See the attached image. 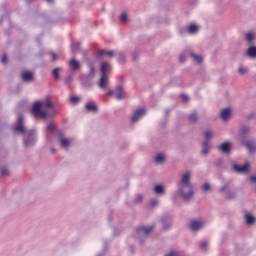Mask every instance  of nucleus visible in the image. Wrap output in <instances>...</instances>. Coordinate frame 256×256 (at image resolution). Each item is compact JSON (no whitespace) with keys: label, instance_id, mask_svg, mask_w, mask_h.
<instances>
[{"label":"nucleus","instance_id":"6e6d98bb","mask_svg":"<svg viewBox=\"0 0 256 256\" xmlns=\"http://www.w3.org/2000/svg\"><path fill=\"white\" fill-rule=\"evenodd\" d=\"M35 1H37V0H26V3L31 4V3L35 2Z\"/></svg>","mask_w":256,"mask_h":256},{"label":"nucleus","instance_id":"f704fd0d","mask_svg":"<svg viewBox=\"0 0 256 256\" xmlns=\"http://www.w3.org/2000/svg\"><path fill=\"white\" fill-rule=\"evenodd\" d=\"M118 61H119L121 64L125 63V54L119 53V55H118Z\"/></svg>","mask_w":256,"mask_h":256},{"label":"nucleus","instance_id":"c9c22d12","mask_svg":"<svg viewBox=\"0 0 256 256\" xmlns=\"http://www.w3.org/2000/svg\"><path fill=\"white\" fill-rule=\"evenodd\" d=\"M246 40L248 41V43H253V34L252 33L246 34Z\"/></svg>","mask_w":256,"mask_h":256},{"label":"nucleus","instance_id":"3c124183","mask_svg":"<svg viewBox=\"0 0 256 256\" xmlns=\"http://www.w3.org/2000/svg\"><path fill=\"white\" fill-rule=\"evenodd\" d=\"M250 181L251 183H256V176H251Z\"/></svg>","mask_w":256,"mask_h":256},{"label":"nucleus","instance_id":"1a4fd4ad","mask_svg":"<svg viewBox=\"0 0 256 256\" xmlns=\"http://www.w3.org/2000/svg\"><path fill=\"white\" fill-rule=\"evenodd\" d=\"M116 99H118V101H121V99H125V97H127V94H125V90L123 89V85H118L116 87Z\"/></svg>","mask_w":256,"mask_h":256},{"label":"nucleus","instance_id":"f3484780","mask_svg":"<svg viewBox=\"0 0 256 256\" xmlns=\"http://www.w3.org/2000/svg\"><path fill=\"white\" fill-rule=\"evenodd\" d=\"M70 65V69H72V71H79V69H81V64L79 63V61L72 59L69 63Z\"/></svg>","mask_w":256,"mask_h":256},{"label":"nucleus","instance_id":"a211bd4d","mask_svg":"<svg viewBox=\"0 0 256 256\" xmlns=\"http://www.w3.org/2000/svg\"><path fill=\"white\" fill-rule=\"evenodd\" d=\"M247 55L250 59H256V46H250L247 50Z\"/></svg>","mask_w":256,"mask_h":256},{"label":"nucleus","instance_id":"b1692460","mask_svg":"<svg viewBox=\"0 0 256 256\" xmlns=\"http://www.w3.org/2000/svg\"><path fill=\"white\" fill-rule=\"evenodd\" d=\"M80 47H81V42H72L71 44V50L73 51V53H77Z\"/></svg>","mask_w":256,"mask_h":256},{"label":"nucleus","instance_id":"a878e982","mask_svg":"<svg viewBox=\"0 0 256 256\" xmlns=\"http://www.w3.org/2000/svg\"><path fill=\"white\" fill-rule=\"evenodd\" d=\"M188 120L191 123H197V121L199 120V116L197 115V113H192L188 116Z\"/></svg>","mask_w":256,"mask_h":256},{"label":"nucleus","instance_id":"c03bdc74","mask_svg":"<svg viewBox=\"0 0 256 256\" xmlns=\"http://www.w3.org/2000/svg\"><path fill=\"white\" fill-rule=\"evenodd\" d=\"M165 256H179V252L171 251L170 253L166 254Z\"/></svg>","mask_w":256,"mask_h":256},{"label":"nucleus","instance_id":"680f3d73","mask_svg":"<svg viewBox=\"0 0 256 256\" xmlns=\"http://www.w3.org/2000/svg\"><path fill=\"white\" fill-rule=\"evenodd\" d=\"M53 153H55V149H52Z\"/></svg>","mask_w":256,"mask_h":256},{"label":"nucleus","instance_id":"603ef678","mask_svg":"<svg viewBox=\"0 0 256 256\" xmlns=\"http://www.w3.org/2000/svg\"><path fill=\"white\" fill-rule=\"evenodd\" d=\"M223 164V160L222 159H219L216 163H215V165H222Z\"/></svg>","mask_w":256,"mask_h":256},{"label":"nucleus","instance_id":"a19ab883","mask_svg":"<svg viewBox=\"0 0 256 256\" xmlns=\"http://www.w3.org/2000/svg\"><path fill=\"white\" fill-rule=\"evenodd\" d=\"M120 21H121L122 23H126V21H127V15H126L125 13L121 14V16H120Z\"/></svg>","mask_w":256,"mask_h":256},{"label":"nucleus","instance_id":"79ce46f5","mask_svg":"<svg viewBox=\"0 0 256 256\" xmlns=\"http://www.w3.org/2000/svg\"><path fill=\"white\" fill-rule=\"evenodd\" d=\"M141 201H143V196H142L141 194H139V195L135 198L134 202H135V203H141Z\"/></svg>","mask_w":256,"mask_h":256},{"label":"nucleus","instance_id":"39448f33","mask_svg":"<svg viewBox=\"0 0 256 256\" xmlns=\"http://www.w3.org/2000/svg\"><path fill=\"white\" fill-rule=\"evenodd\" d=\"M249 163H246L244 165L234 164L233 169L236 173H249Z\"/></svg>","mask_w":256,"mask_h":256},{"label":"nucleus","instance_id":"8fccbe9b","mask_svg":"<svg viewBox=\"0 0 256 256\" xmlns=\"http://www.w3.org/2000/svg\"><path fill=\"white\" fill-rule=\"evenodd\" d=\"M239 73L241 74V75H244V73L247 71L246 70V68H243V67H241V68H239Z\"/></svg>","mask_w":256,"mask_h":256},{"label":"nucleus","instance_id":"6ab92c4d","mask_svg":"<svg viewBox=\"0 0 256 256\" xmlns=\"http://www.w3.org/2000/svg\"><path fill=\"white\" fill-rule=\"evenodd\" d=\"M251 133V128L247 126H242L240 129V135L241 137H247Z\"/></svg>","mask_w":256,"mask_h":256},{"label":"nucleus","instance_id":"9d476101","mask_svg":"<svg viewBox=\"0 0 256 256\" xmlns=\"http://www.w3.org/2000/svg\"><path fill=\"white\" fill-rule=\"evenodd\" d=\"M100 71H101V75H107V73L111 71V64L107 61L101 62Z\"/></svg>","mask_w":256,"mask_h":256},{"label":"nucleus","instance_id":"13d9d810","mask_svg":"<svg viewBox=\"0 0 256 256\" xmlns=\"http://www.w3.org/2000/svg\"><path fill=\"white\" fill-rule=\"evenodd\" d=\"M163 229H164V231H167V229H169V227L163 226Z\"/></svg>","mask_w":256,"mask_h":256},{"label":"nucleus","instance_id":"c85d7f7f","mask_svg":"<svg viewBox=\"0 0 256 256\" xmlns=\"http://www.w3.org/2000/svg\"><path fill=\"white\" fill-rule=\"evenodd\" d=\"M79 101H81V98H79L78 96L70 97V103H72V105H77V103H79Z\"/></svg>","mask_w":256,"mask_h":256},{"label":"nucleus","instance_id":"cd10ccee","mask_svg":"<svg viewBox=\"0 0 256 256\" xmlns=\"http://www.w3.org/2000/svg\"><path fill=\"white\" fill-rule=\"evenodd\" d=\"M86 110L93 111L95 113V112H97V105L88 103V104H86Z\"/></svg>","mask_w":256,"mask_h":256},{"label":"nucleus","instance_id":"7c9ffc66","mask_svg":"<svg viewBox=\"0 0 256 256\" xmlns=\"http://www.w3.org/2000/svg\"><path fill=\"white\" fill-rule=\"evenodd\" d=\"M155 161L156 163H163V161H165V156L163 154H159L156 156Z\"/></svg>","mask_w":256,"mask_h":256},{"label":"nucleus","instance_id":"4c0bfd02","mask_svg":"<svg viewBox=\"0 0 256 256\" xmlns=\"http://www.w3.org/2000/svg\"><path fill=\"white\" fill-rule=\"evenodd\" d=\"M202 189L204 191H210L211 190V185H209V183H204L202 186Z\"/></svg>","mask_w":256,"mask_h":256},{"label":"nucleus","instance_id":"f257e3e1","mask_svg":"<svg viewBox=\"0 0 256 256\" xmlns=\"http://www.w3.org/2000/svg\"><path fill=\"white\" fill-rule=\"evenodd\" d=\"M25 118L23 114H18L17 125L14 128L16 133H21V135H26L24 137V147H31L35 143V133L33 131H27L25 128Z\"/></svg>","mask_w":256,"mask_h":256},{"label":"nucleus","instance_id":"ea45409f","mask_svg":"<svg viewBox=\"0 0 256 256\" xmlns=\"http://www.w3.org/2000/svg\"><path fill=\"white\" fill-rule=\"evenodd\" d=\"M47 131H55V124L49 123L47 125Z\"/></svg>","mask_w":256,"mask_h":256},{"label":"nucleus","instance_id":"20e7f679","mask_svg":"<svg viewBox=\"0 0 256 256\" xmlns=\"http://www.w3.org/2000/svg\"><path fill=\"white\" fill-rule=\"evenodd\" d=\"M144 115H145V109H143V108H140V109L134 111V113L131 117L132 123H137L139 121V119H141L142 116H144Z\"/></svg>","mask_w":256,"mask_h":256},{"label":"nucleus","instance_id":"f03ea898","mask_svg":"<svg viewBox=\"0 0 256 256\" xmlns=\"http://www.w3.org/2000/svg\"><path fill=\"white\" fill-rule=\"evenodd\" d=\"M180 193L184 201H189V199L193 197V186H191V174H189V172L182 175Z\"/></svg>","mask_w":256,"mask_h":256},{"label":"nucleus","instance_id":"aec40b11","mask_svg":"<svg viewBox=\"0 0 256 256\" xmlns=\"http://www.w3.org/2000/svg\"><path fill=\"white\" fill-rule=\"evenodd\" d=\"M245 220H246V223L247 225H254L255 224V217L251 214H246L245 215Z\"/></svg>","mask_w":256,"mask_h":256},{"label":"nucleus","instance_id":"4be33fe9","mask_svg":"<svg viewBox=\"0 0 256 256\" xmlns=\"http://www.w3.org/2000/svg\"><path fill=\"white\" fill-rule=\"evenodd\" d=\"M59 71H61V68H54L52 70V75L55 81H59L61 79V76L59 75Z\"/></svg>","mask_w":256,"mask_h":256},{"label":"nucleus","instance_id":"de8ad7c7","mask_svg":"<svg viewBox=\"0 0 256 256\" xmlns=\"http://www.w3.org/2000/svg\"><path fill=\"white\" fill-rule=\"evenodd\" d=\"M181 98H182V101H185V102L189 101V96L188 95L182 94Z\"/></svg>","mask_w":256,"mask_h":256},{"label":"nucleus","instance_id":"393cba45","mask_svg":"<svg viewBox=\"0 0 256 256\" xmlns=\"http://www.w3.org/2000/svg\"><path fill=\"white\" fill-rule=\"evenodd\" d=\"M199 31V26L195 25V24H191L188 27V33L193 34V33H197Z\"/></svg>","mask_w":256,"mask_h":256},{"label":"nucleus","instance_id":"0eeeda50","mask_svg":"<svg viewBox=\"0 0 256 256\" xmlns=\"http://www.w3.org/2000/svg\"><path fill=\"white\" fill-rule=\"evenodd\" d=\"M22 80L25 83H31V81L35 80V75H33V72H31V71H24L22 73Z\"/></svg>","mask_w":256,"mask_h":256},{"label":"nucleus","instance_id":"2eb2a0df","mask_svg":"<svg viewBox=\"0 0 256 256\" xmlns=\"http://www.w3.org/2000/svg\"><path fill=\"white\" fill-rule=\"evenodd\" d=\"M230 117H231V108L223 109L221 112V119L223 121H229Z\"/></svg>","mask_w":256,"mask_h":256},{"label":"nucleus","instance_id":"4468645a","mask_svg":"<svg viewBox=\"0 0 256 256\" xmlns=\"http://www.w3.org/2000/svg\"><path fill=\"white\" fill-rule=\"evenodd\" d=\"M243 145H245L246 149H248L249 153H255L256 151V146L253 144L252 141H243Z\"/></svg>","mask_w":256,"mask_h":256},{"label":"nucleus","instance_id":"5701e85b","mask_svg":"<svg viewBox=\"0 0 256 256\" xmlns=\"http://www.w3.org/2000/svg\"><path fill=\"white\" fill-rule=\"evenodd\" d=\"M202 147H203V149H202V155H207V153H209V141H204L203 143H202Z\"/></svg>","mask_w":256,"mask_h":256},{"label":"nucleus","instance_id":"bb28decb","mask_svg":"<svg viewBox=\"0 0 256 256\" xmlns=\"http://www.w3.org/2000/svg\"><path fill=\"white\" fill-rule=\"evenodd\" d=\"M190 55H191L192 59H194V61L196 63H203V57H201V56H199V55H197V54H195L193 52Z\"/></svg>","mask_w":256,"mask_h":256},{"label":"nucleus","instance_id":"f8f14e48","mask_svg":"<svg viewBox=\"0 0 256 256\" xmlns=\"http://www.w3.org/2000/svg\"><path fill=\"white\" fill-rule=\"evenodd\" d=\"M58 139L60 140V145L62 147H66L67 148V147H69L71 145V141L69 139H67V138H64L63 132H60L58 134Z\"/></svg>","mask_w":256,"mask_h":256},{"label":"nucleus","instance_id":"72a5a7b5","mask_svg":"<svg viewBox=\"0 0 256 256\" xmlns=\"http://www.w3.org/2000/svg\"><path fill=\"white\" fill-rule=\"evenodd\" d=\"M0 175L2 177H5V176L9 175V170L7 168H1Z\"/></svg>","mask_w":256,"mask_h":256},{"label":"nucleus","instance_id":"5fc2aeb1","mask_svg":"<svg viewBox=\"0 0 256 256\" xmlns=\"http://www.w3.org/2000/svg\"><path fill=\"white\" fill-rule=\"evenodd\" d=\"M65 83H71V77L66 78Z\"/></svg>","mask_w":256,"mask_h":256},{"label":"nucleus","instance_id":"e433bc0d","mask_svg":"<svg viewBox=\"0 0 256 256\" xmlns=\"http://www.w3.org/2000/svg\"><path fill=\"white\" fill-rule=\"evenodd\" d=\"M50 55L52 57V62H55L57 59H59V55H57L55 52H50Z\"/></svg>","mask_w":256,"mask_h":256},{"label":"nucleus","instance_id":"58836bf2","mask_svg":"<svg viewBox=\"0 0 256 256\" xmlns=\"http://www.w3.org/2000/svg\"><path fill=\"white\" fill-rule=\"evenodd\" d=\"M227 199H235V193L234 192H226Z\"/></svg>","mask_w":256,"mask_h":256},{"label":"nucleus","instance_id":"ddd939ff","mask_svg":"<svg viewBox=\"0 0 256 256\" xmlns=\"http://www.w3.org/2000/svg\"><path fill=\"white\" fill-rule=\"evenodd\" d=\"M107 83H109V77L105 74L101 75L100 81H99L100 89H106Z\"/></svg>","mask_w":256,"mask_h":256},{"label":"nucleus","instance_id":"2f4dec72","mask_svg":"<svg viewBox=\"0 0 256 256\" xmlns=\"http://www.w3.org/2000/svg\"><path fill=\"white\" fill-rule=\"evenodd\" d=\"M205 139H213V132L211 130H208L204 133Z\"/></svg>","mask_w":256,"mask_h":256},{"label":"nucleus","instance_id":"dca6fc26","mask_svg":"<svg viewBox=\"0 0 256 256\" xmlns=\"http://www.w3.org/2000/svg\"><path fill=\"white\" fill-rule=\"evenodd\" d=\"M219 149L221 150L222 153H227V154L231 153V143L224 142V143L221 144Z\"/></svg>","mask_w":256,"mask_h":256},{"label":"nucleus","instance_id":"a18cd8bd","mask_svg":"<svg viewBox=\"0 0 256 256\" xmlns=\"http://www.w3.org/2000/svg\"><path fill=\"white\" fill-rule=\"evenodd\" d=\"M185 59H186L185 54H181V55L179 56V61H180V63H185Z\"/></svg>","mask_w":256,"mask_h":256},{"label":"nucleus","instance_id":"c756f323","mask_svg":"<svg viewBox=\"0 0 256 256\" xmlns=\"http://www.w3.org/2000/svg\"><path fill=\"white\" fill-rule=\"evenodd\" d=\"M42 107H45L46 109H53V102H51L50 100L43 102Z\"/></svg>","mask_w":256,"mask_h":256},{"label":"nucleus","instance_id":"473e14b6","mask_svg":"<svg viewBox=\"0 0 256 256\" xmlns=\"http://www.w3.org/2000/svg\"><path fill=\"white\" fill-rule=\"evenodd\" d=\"M207 241H203L199 244V248L202 249V251H207Z\"/></svg>","mask_w":256,"mask_h":256},{"label":"nucleus","instance_id":"37998d69","mask_svg":"<svg viewBox=\"0 0 256 256\" xmlns=\"http://www.w3.org/2000/svg\"><path fill=\"white\" fill-rule=\"evenodd\" d=\"M228 188H229V184H226V185L222 186L220 188V193H223V192L227 191Z\"/></svg>","mask_w":256,"mask_h":256},{"label":"nucleus","instance_id":"4d7b16f0","mask_svg":"<svg viewBox=\"0 0 256 256\" xmlns=\"http://www.w3.org/2000/svg\"><path fill=\"white\" fill-rule=\"evenodd\" d=\"M132 58L135 60V59H137V53H133L132 54Z\"/></svg>","mask_w":256,"mask_h":256},{"label":"nucleus","instance_id":"9b49d317","mask_svg":"<svg viewBox=\"0 0 256 256\" xmlns=\"http://www.w3.org/2000/svg\"><path fill=\"white\" fill-rule=\"evenodd\" d=\"M103 55H107L108 57H110V59H112V57H115V51L105 49L99 50L97 53V57H103Z\"/></svg>","mask_w":256,"mask_h":256},{"label":"nucleus","instance_id":"7ed1b4c3","mask_svg":"<svg viewBox=\"0 0 256 256\" xmlns=\"http://www.w3.org/2000/svg\"><path fill=\"white\" fill-rule=\"evenodd\" d=\"M36 119H47V112L43 110V102H35L31 110Z\"/></svg>","mask_w":256,"mask_h":256},{"label":"nucleus","instance_id":"864d4df0","mask_svg":"<svg viewBox=\"0 0 256 256\" xmlns=\"http://www.w3.org/2000/svg\"><path fill=\"white\" fill-rule=\"evenodd\" d=\"M107 95H115V92L113 90H109Z\"/></svg>","mask_w":256,"mask_h":256},{"label":"nucleus","instance_id":"6e6552de","mask_svg":"<svg viewBox=\"0 0 256 256\" xmlns=\"http://www.w3.org/2000/svg\"><path fill=\"white\" fill-rule=\"evenodd\" d=\"M189 227H190L191 231H199V229H201V227H203V222L199 221V220H191Z\"/></svg>","mask_w":256,"mask_h":256},{"label":"nucleus","instance_id":"09e8293b","mask_svg":"<svg viewBox=\"0 0 256 256\" xmlns=\"http://www.w3.org/2000/svg\"><path fill=\"white\" fill-rule=\"evenodd\" d=\"M158 203H159V201H157L155 199L150 201L151 207H155Z\"/></svg>","mask_w":256,"mask_h":256},{"label":"nucleus","instance_id":"423d86ee","mask_svg":"<svg viewBox=\"0 0 256 256\" xmlns=\"http://www.w3.org/2000/svg\"><path fill=\"white\" fill-rule=\"evenodd\" d=\"M153 229H155V226H150V227L141 226L138 229H136V233L138 235H149V233H151Z\"/></svg>","mask_w":256,"mask_h":256},{"label":"nucleus","instance_id":"052dcab7","mask_svg":"<svg viewBox=\"0 0 256 256\" xmlns=\"http://www.w3.org/2000/svg\"><path fill=\"white\" fill-rule=\"evenodd\" d=\"M165 221H167L165 218H162V223H165Z\"/></svg>","mask_w":256,"mask_h":256},{"label":"nucleus","instance_id":"412c9836","mask_svg":"<svg viewBox=\"0 0 256 256\" xmlns=\"http://www.w3.org/2000/svg\"><path fill=\"white\" fill-rule=\"evenodd\" d=\"M154 192L156 193V195H163L165 193V187L161 185H156L154 187Z\"/></svg>","mask_w":256,"mask_h":256},{"label":"nucleus","instance_id":"49530a36","mask_svg":"<svg viewBox=\"0 0 256 256\" xmlns=\"http://www.w3.org/2000/svg\"><path fill=\"white\" fill-rule=\"evenodd\" d=\"M7 61H9V59H8L7 56L4 54V55L2 56V63L5 65V64H7Z\"/></svg>","mask_w":256,"mask_h":256},{"label":"nucleus","instance_id":"bf43d9fd","mask_svg":"<svg viewBox=\"0 0 256 256\" xmlns=\"http://www.w3.org/2000/svg\"><path fill=\"white\" fill-rule=\"evenodd\" d=\"M47 3H53V0H46Z\"/></svg>","mask_w":256,"mask_h":256}]
</instances>
